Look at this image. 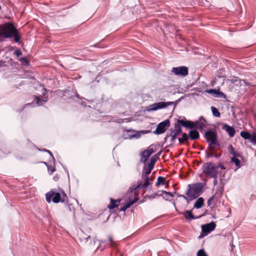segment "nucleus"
Returning a JSON list of instances; mask_svg holds the SVG:
<instances>
[{"label":"nucleus","mask_w":256,"mask_h":256,"mask_svg":"<svg viewBox=\"0 0 256 256\" xmlns=\"http://www.w3.org/2000/svg\"><path fill=\"white\" fill-rule=\"evenodd\" d=\"M14 38L16 43H19L21 36L18 33L16 28L11 22H7L0 24V42L6 38Z\"/></svg>","instance_id":"nucleus-1"},{"label":"nucleus","mask_w":256,"mask_h":256,"mask_svg":"<svg viewBox=\"0 0 256 256\" xmlns=\"http://www.w3.org/2000/svg\"><path fill=\"white\" fill-rule=\"evenodd\" d=\"M46 198L48 202L50 203L51 201L55 204L60 202L64 203L68 205V208L70 211H71V204H68V197L63 190H61V193L60 192H54L52 190L48 192L46 194Z\"/></svg>","instance_id":"nucleus-2"},{"label":"nucleus","mask_w":256,"mask_h":256,"mask_svg":"<svg viewBox=\"0 0 256 256\" xmlns=\"http://www.w3.org/2000/svg\"><path fill=\"white\" fill-rule=\"evenodd\" d=\"M204 137L206 138V142L208 144V148L212 152L214 150V146H220V144L218 140L217 134L211 130L206 131L204 134Z\"/></svg>","instance_id":"nucleus-3"},{"label":"nucleus","mask_w":256,"mask_h":256,"mask_svg":"<svg viewBox=\"0 0 256 256\" xmlns=\"http://www.w3.org/2000/svg\"><path fill=\"white\" fill-rule=\"evenodd\" d=\"M210 164H204L202 166V172L206 177L214 178V185L216 186L218 183V172H216V168H212Z\"/></svg>","instance_id":"nucleus-4"},{"label":"nucleus","mask_w":256,"mask_h":256,"mask_svg":"<svg viewBox=\"0 0 256 256\" xmlns=\"http://www.w3.org/2000/svg\"><path fill=\"white\" fill-rule=\"evenodd\" d=\"M206 185V183L200 182L189 184L188 186L187 190H190V193L193 194L197 198L203 192L204 188Z\"/></svg>","instance_id":"nucleus-5"},{"label":"nucleus","mask_w":256,"mask_h":256,"mask_svg":"<svg viewBox=\"0 0 256 256\" xmlns=\"http://www.w3.org/2000/svg\"><path fill=\"white\" fill-rule=\"evenodd\" d=\"M170 126V120L168 119L158 124L154 133L156 134H164L167 128H169Z\"/></svg>","instance_id":"nucleus-6"},{"label":"nucleus","mask_w":256,"mask_h":256,"mask_svg":"<svg viewBox=\"0 0 256 256\" xmlns=\"http://www.w3.org/2000/svg\"><path fill=\"white\" fill-rule=\"evenodd\" d=\"M171 72L176 76L184 77L188 75V69L186 66H180L172 68Z\"/></svg>","instance_id":"nucleus-7"},{"label":"nucleus","mask_w":256,"mask_h":256,"mask_svg":"<svg viewBox=\"0 0 256 256\" xmlns=\"http://www.w3.org/2000/svg\"><path fill=\"white\" fill-rule=\"evenodd\" d=\"M174 102H158L156 103H154L149 106V110L150 111H155L164 108L168 106H170Z\"/></svg>","instance_id":"nucleus-8"},{"label":"nucleus","mask_w":256,"mask_h":256,"mask_svg":"<svg viewBox=\"0 0 256 256\" xmlns=\"http://www.w3.org/2000/svg\"><path fill=\"white\" fill-rule=\"evenodd\" d=\"M182 132V130L180 128V126L177 124H176L174 125V131L171 132L170 134V136L171 137V143L172 144L178 136L180 135Z\"/></svg>","instance_id":"nucleus-9"},{"label":"nucleus","mask_w":256,"mask_h":256,"mask_svg":"<svg viewBox=\"0 0 256 256\" xmlns=\"http://www.w3.org/2000/svg\"><path fill=\"white\" fill-rule=\"evenodd\" d=\"M216 227V224L214 222H212L208 224H206L202 226V231L205 234H208L210 232L213 231Z\"/></svg>","instance_id":"nucleus-10"},{"label":"nucleus","mask_w":256,"mask_h":256,"mask_svg":"<svg viewBox=\"0 0 256 256\" xmlns=\"http://www.w3.org/2000/svg\"><path fill=\"white\" fill-rule=\"evenodd\" d=\"M154 152V151L152 148H148L144 150L140 154V162L146 163L149 156Z\"/></svg>","instance_id":"nucleus-11"},{"label":"nucleus","mask_w":256,"mask_h":256,"mask_svg":"<svg viewBox=\"0 0 256 256\" xmlns=\"http://www.w3.org/2000/svg\"><path fill=\"white\" fill-rule=\"evenodd\" d=\"M174 194L177 195L178 197L182 198L184 200H185L187 204H188L190 201L193 200L196 198V196H194L193 194L190 193V190H187L186 192V194L187 196H186L184 194H177L176 192H174Z\"/></svg>","instance_id":"nucleus-12"},{"label":"nucleus","mask_w":256,"mask_h":256,"mask_svg":"<svg viewBox=\"0 0 256 256\" xmlns=\"http://www.w3.org/2000/svg\"><path fill=\"white\" fill-rule=\"evenodd\" d=\"M177 123L180 126H182L186 128L192 129L194 128L196 122L190 120H178Z\"/></svg>","instance_id":"nucleus-13"},{"label":"nucleus","mask_w":256,"mask_h":256,"mask_svg":"<svg viewBox=\"0 0 256 256\" xmlns=\"http://www.w3.org/2000/svg\"><path fill=\"white\" fill-rule=\"evenodd\" d=\"M194 122H196V124H196L194 128L202 131L204 128L206 127V120L203 116H201L199 118L198 120H196Z\"/></svg>","instance_id":"nucleus-14"},{"label":"nucleus","mask_w":256,"mask_h":256,"mask_svg":"<svg viewBox=\"0 0 256 256\" xmlns=\"http://www.w3.org/2000/svg\"><path fill=\"white\" fill-rule=\"evenodd\" d=\"M222 128L228 134L230 137L232 138L234 136L236 132V130L234 127L230 126L226 124H224Z\"/></svg>","instance_id":"nucleus-15"},{"label":"nucleus","mask_w":256,"mask_h":256,"mask_svg":"<svg viewBox=\"0 0 256 256\" xmlns=\"http://www.w3.org/2000/svg\"><path fill=\"white\" fill-rule=\"evenodd\" d=\"M207 92L216 98H225L226 97V94L224 92H220L218 90L210 89L207 90Z\"/></svg>","instance_id":"nucleus-16"},{"label":"nucleus","mask_w":256,"mask_h":256,"mask_svg":"<svg viewBox=\"0 0 256 256\" xmlns=\"http://www.w3.org/2000/svg\"><path fill=\"white\" fill-rule=\"evenodd\" d=\"M206 164H210V166L212 168H216V172H218V174H219V176L220 177H224V174H226V172H218V168H220L222 170H226V168L224 166V164L222 163V162H220L219 163L218 165L216 166H214L213 165V164L212 162H207Z\"/></svg>","instance_id":"nucleus-17"},{"label":"nucleus","mask_w":256,"mask_h":256,"mask_svg":"<svg viewBox=\"0 0 256 256\" xmlns=\"http://www.w3.org/2000/svg\"><path fill=\"white\" fill-rule=\"evenodd\" d=\"M188 136L191 140H195L200 138V134L196 128H193L190 130Z\"/></svg>","instance_id":"nucleus-18"},{"label":"nucleus","mask_w":256,"mask_h":256,"mask_svg":"<svg viewBox=\"0 0 256 256\" xmlns=\"http://www.w3.org/2000/svg\"><path fill=\"white\" fill-rule=\"evenodd\" d=\"M121 199H118L117 200H114V199L110 198V205L108 206V208L109 210H112L118 207L119 206L120 202Z\"/></svg>","instance_id":"nucleus-19"},{"label":"nucleus","mask_w":256,"mask_h":256,"mask_svg":"<svg viewBox=\"0 0 256 256\" xmlns=\"http://www.w3.org/2000/svg\"><path fill=\"white\" fill-rule=\"evenodd\" d=\"M180 214H183L186 220H195L198 218V217H196L193 215L191 210H186L184 212H181Z\"/></svg>","instance_id":"nucleus-20"},{"label":"nucleus","mask_w":256,"mask_h":256,"mask_svg":"<svg viewBox=\"0 0 256 256\" xmlns=\"http://www.w3.org/2000/svg\"><path fill=\"white\" fill-rule=\"evenodd\" d=\"M142 178L144 180V184H142V182H141V188L144 189L147 188L150 184H152V183L150 182L149 176H142Z\"/></svg>","instance_id":"nucleus-21"},{"label":"nucleus","mask_w":256,"mask_h":256,"mask_svg":"<svg viewBox=\"0 0 256 256\" xmlns=\"http://www.w3.org/2000/svg\"><path fill=\"white\" fill-rule=\"evenodd\" d=\"M161 192V194H162V197L164 200H169V198L170 197H173L174 195L173 194L169 192H166L164 190H162L158 192Z\"/></svg>","instance_id":"nucleus-22"},{"label":"nucleus","mask_w":256,"mask_h":256,"mask_svg":"<svg viewBox=\"0 0 256 256\" xmlns=\"http://www.w3.org/2000/svg\"><path fill=\"white\" fill-rule=\"evenodd\" d=\"M204 200L202 197L198 198L194 204V208L196 209L201 208L204 205Z\"/></svg>","instance_id":"nucleus-23"},{"label":"nucleus","mask_w":256,"mask_h":256,"mask_svg":"<svg viewBox=\"0 0 256 256\" xmlns=\"http://www.w3.org/2000/svg\"><path fill=\"white\" fill-rule=\"evenodd\" d=\"M240 136L244 140H250L252 138L251 134L248 131L242 130L240 133Z\"/></svg>","instance_id":"nucleus-24"},{"label":"nucleus","mask_w":256,"mask_h":256,"mask_svg":"<svg viewBox=\"0 0 256 256\" xmlns=\"http://www.w3.org/2000/svg\"><path fill=\"white\" fill-rule=\"evenodd\" d=\"M154 168L148 166H144V170L142 171V176H149V174H150L151 171Z\"/></svg>","instance_id":"nucleus-25"},{"label":"nucleus","mask_w":256,"mask_h":256,"mask_svg":"<svg viewBox=\"0 0 256 256\" xmlns=\"http://www.w3.org/2000/svg\"><path fill=\"white\" fill-rule=\"evenodd\" d=\"M140 186H141V182L140 181H138V184H133V185H132L128 191H130V192H134L135 190L142 189Z\"/></svg>","instance_id":"nucleus-26"},{"label":"nucleus","mask_w":256,"mask_h":256,"mask_svg":"<svg viewBox=\"0 0 256 256\" xmlns=\"http://www.w3.org/2000/svg\"><path fill=\"white\" fill-rule=\"evenodd\" d=\"M166 182V178L163 176H160L158 178L157 182H156V186L157 187L160 185H163Z\"/></svg>","instance_id":"nucleus-27"},{"label":"nucleus","mask_w":256,"mask_h":256,"mask_svg":"<svg viewBox=\"0 0 256 256\" xmlns=\"http://www.w3.org/2000/svg\"><path fill=\"white\" fill-rule=\"evenodd\" d=\"M34 100L38 106H42L46 102V100L41 99L40 97L38 96H34Z\"/></svg>","instance_id":"nucleus-28"},{"label":"nucleus","mask_w":256,"mask_h":256,"mask_svg":"<svg viewBox=\"0 0 256 256\" xmlns=\"http://www.w3.org/2000/svg\"><path fill=\"white\" fill-rule=\"evenodd\" d=\"M211 110H212V115L214 116L217 117V118H219L220 116V114L216 108L212 106L211 107Z\"/></svg>","instance_id":"nucleus-29"},{"label":"nucleus","mask_w":256,"mask_h":256,"mask_svg":"<svg viewBox=\"0 0 256 256\" xmlns=\"http://www.w3.org/2000/svg\"><path fill=\"white\" fill-rule=\"evenodd\" d=\"M19 60L22 64L24 66H28L30 65V61L26 56L20 58Z\"/></svg>","instance_id":"nucleus-30"},{"label":"nucleus","mask_w":256,"mask_h":256,"mask_svg":"<svg viewBox=\"0 0 256 256\" xmlns=\"http://www.w3.org/2000/svg\"><path fill=\"white\" fill-rule=\"evenodd\" d=\"M230 161L234 163V164H236V166L237 167V168H240V166H241L240 162L236 158L232 157Z\"/></svg>","instance_id":"nucleus-31"},{"label":"nucleus","mask_w":256,"mask_h":256,"mask_svg":"<svg viewBox=\"0 0 256 256\" xmlns=\"http://www.w3.org/2000/svg\"><path fill=\"white\" fill-rule=\"evenodd\" d=\"M188 135L186 133H184L182 134V137L178 138V142L180 144H182L184 142L188 140Z\"/></svg>","instance_id":"nucleus-32"},{"label":"nucleus","mask_w":256,"mask_h":256,"mask_svg":"<svg viewBox=\"0 0 256 256\" xmlns=\"http://www.w3.org/2000/svg\"><path fill=\"white\" fill-rule=\"evenodd\" d=\"M157 160H158L156 158L152 156L150 159V162L148 165L154 168Z\"/></svg>","instance_id":"nucleus-33"},{"label":"nucleus","mask_w":256,"mask_h":256,"mask_svg":"<svg viewBox=\"0 0 256 256\" xmlns=\"http://www.w3.org/2000/svg\"><path fill=\"white\" fill-rule=\"evenodd\" d=\"M196 256H208L204 250L203 248L199 250L196 253Z\"/></svg>","instance_id":"nucleus-34"},{"label":"nucleus","mask_w":256,"mask_h":256,"mask_svg":"<svg viewBox=\"0 0 256 256\" xmlns=\"http://www.w3.org/2000/svg\"><path fill=\"white\" fill-rule=\"evenodd\" d=\"M47 168L48 172H50V174H52L56 170L55 166L52 165L47 166Z\"/></svg>","instance_id":"nucleus-35"},{"label":"nucleus","mask_w":256,"mask_h":256,"mask_svg":"<svg viewBox=\"0 0 256 256\" xmlns=\"http://www.w3.org/2000/svg\"><path fill=\"white\" fill-rule=\"evenodd\" d=\"M162 196V194H161V192L160 194L154 193L150 196H148V198L150 200H151L156 198V196Z\"/></svg>","instance_id":"nucleus-36"},{"label":"nucleus","mask_w":256,"mask_h":256,"mask_svg":"<svg viewBox=\"0 0 256 256\" xmlns=\"http://www.w3.org/2000/svg\"><path fill=\"white\" fill-rule=\"evenodd\" d=\"M134 202H135V200H129L128 202H126L124 204V206L126 207L127 208H128L132 205Z\"/></svg>","instance_id":"nucleus-37"},{"label":"nucleus","mask_w":256,"mask_h":256,"mask_svg":"<svg viewBox=\"0 0 256 256\" xmlns=\"http://www.w3.org/2000/svg\"><path fill=\"white\" fill-rule=\"evenodd\" d=\"M108 240L110 242V246H112V247H115L116 246V244H115L114 242L112 236H108Z\"/></svg>","instance_id":"nucleus-38"},{"label":"nucleus","mask_w":256,"mask_h":256,"mask_svg":"<svg viewBox=\"0 0 256 256\" xmlns=\"http://www.w3.org/2000/svg\"><path fill=\"white\" fill-rule=\"evenodd\" d=\"M228 150H230V153L232 154H235V150L233 148L232 144H230L228 146Z\"/></svg>","instance_id":"nucleus-39"},{"label":"nucleus","mask_w":256,"mask_h":256,"mask_svg":"<svg viewBox=\"0 0 256 256\" xmlns=\"http://www.w3.org/2000/svg\"><path fill=\"white\" fill-rule=\"evenodd\" d=\"M214 196L213 195L208 200L207 204L208 206H210L211 205L212 201L214 200Z\"/></svg>","instance_id":"nucleus-40"},{"label":"nucleus","mask_w":256,"mask_h":256,"mask_svg":"<svg viewBox=\"0 0 256 256\" xmlns=\"http://www.w3.org/2000/svg\"><path fill=\"white\" fill-rule=\"evenodd\" d=\"M14 54H16L18 57L22 54V52L20 49L16 50L14 52Z\"/></svg>","instance_id":"nucleus-41"},{"label":"nucleus","mask_w":256,"mask_h":256,"mask_svg":"<svg viewBox=\"0 0 256 256\" xmlns=\"http://www.w3.org/2000/svg\"><path fill=\"white\" fill-rule=\"evenodd\" d=\"M206 158H211V157H212L214 156V154L212 152H208V151L207 150H206Z\"/></svg>","instance_id":"nucleus-42"},{"label":"nucleus","mask_w":256,"mask_h":256,"mask_svg":"<svg viewBox=\"0 0 256 256\" xmlns=\"http://www.w3.org/2000/svg\"><path fill=\"white\" fill-rule=\"evenodd\" d=\"M251 142H256V132L254 134L253 136L251 138Z\"/></svg>","instance_id":"nucleus-43"},{"label":"nucleus","mask_w":256,"mask_h":256,"mask_svg":"<svg viewBox=\"0 0 256 256\" xmlns=\"http://www.w3.org/2000/svg\"><path fill=\"white\" fill-rule=\"evenodd\" d=\"M162 151L160 150V152H158L155 155H154L153 156L154 158H156L157 160L158 158V157L160 156L161 154H162Z\"/></svg>","instance_id":"nucleus-44"},{"label":"nucleus","mask_w":256,"mask_h":256,"mask_svg":"<svg viewBox=\"0 0 256 256\" xmlns=\"http://www.w3.org/2000/svg\"><path fill=\"white\" fill-rule=\"evenodd\" d=\"M46 152V153L49 154L50 155V156L51 158H52L53 160H54V156H53V155H52V152H51L49 150H47Z\"/></svg>","instance_id":"nucleus-45"},{"label":"nucleus","mask_w":256,"mask_h":256,"mask_svg":"<svg viewBox=\"0 0 256 256\" xmlns=\"http://www.w3.org/2000/svg\"><path fill=\"white\" fill-rule=\"evenodd\" d=\"M232 155H233V157L236 158H241V155L239 153L236 152H235V154H232Z\"/></svg>","instance_id":"nucleus-46"},{"label":"nucleus","mask_w":256,"mask_h":256,"mask_svg":"<svg viewBox=\"0 0 256 256\" xmlns=\"http://www.w3.org/2000/svg\"><path fill=\"white\" fill-rule=\"evenodd\" d=\"M127 208L125 206L124 204L120 208V212H125Z\"/></svg>","instance_id":"nucleus-47"},{"label":"nucleus","mask_w":256,"mask_h":256,"mask_svg":"<svg viewBox=\"0 0 256 256\" xmlns=\"http://www.w3.org/2000/svg\"><path fill=\"white\" fill-rule=\"evenodd\" d=\"M207 234H205L204 232H202H202L200 234V236L198 237L199 238H202L203 236H206Z\"/></svg>","instance_id":"nucleus-48"},{"label":"nucleus","mask_w":256,"mask_h":256,"mask_svg":"<svg viewBox=\"0 0 256 256\" xmlns=\"http://www.w3.org/2000/svg\"><path fill=\"white\" fill-rule=\"evenodd\" d=\"M170 136V135H168V134H166V137L164 138V142H165L166 140H167V138Z\"/></svg>","instance_id":"nucleus-49"},{"label":"nucleus","mask_w":256,"mask_h":256,"mask_svg":"<svg viewBox=\"0 0 256 256\" xmlns=\"http://www.w3.org/2000/svg\"><path fill=\"white\" fill-rule=\"evenodd\" d=\"M220 156V154H214V156L216 158H218Z\"/></svg>","instance_id":"nucleus-50"},{"label":"nucleus","mask_w":256,"mask_h":256,"mask_svg":"<svg viewBox=\"0 0 256 256\" xmlns=\"http://www.w3.org/2000/svg\"><path fill=\"white\" fill-rule=\"evenodd\" d=\"M172 204L174 205V206L175 208H176V203L174 202H172Z\"/></svg>","instance_id":"nucleus-51"},{"label":"nucleus","mask_w":256,"mask_h":256,"mask_svg":"<svg viewBox=\"0 0 256 256\" xmlns=\"http://www.w3.org/2000/svg\"><path fill=\"white\" fill-rule=\"evenodd\" d=\"M90 236H88V237H86L85 239L86 241H88L89 239H90Z\"/></svg>","instance_id":"nucleus-52"},{"label":"nucleus","mask_w":256,"mask_h":256,"mask_svg":"<svg viewBox=\"0 0 256 256\" xmlns=\"http://www.w3.org/2000/svg\"><path fill=\"white\" fill-rule=\"evenodd\" d=\"M42 163L44 164L46 166H47L50 165V164H48L46 162H42Z\"/></svg>","instance_id":"nucleus-53"},{"label":"nucleus","mask_w":256,"mask_h":256,"mask_svg":"<svg viewBox=\"0 0 256 256\" xmlns=\"http://www.w3.org/2000/svg\"><path fill=\"white\" fill-rule=\"evenodd\" d=\"M58 177H56V176H54V180H58Z\"/></svg>","instance_id":"nucleus-54"},{"label":"nucleus","mask_w":256,"mask_h":256,"mask_svg":"<svg viewBox=\"0 0 256 256\" xmlns=\"http://www.w3.org/2000/svg\"><path fill=\"white\" fill-rule=\"evenodd\" d=\"M76 98H80V96H79L78 94H76Z\"/></svg>","instance_id":"nucleus-55"},{"label":"nucleus","mask_w":256,"mask_h":256,"mask_svg":"<svg viewBox=\"0 0 256 256\" xmlns=\"http://www.w3.org/2000/svg\"><path fill=\"white\" fill-rule=\"evenodd\" d=\"M105 242L104 241H100L101 244L104 243Z\"/></svg>","instance_id":"nucleus-56"},{"label":"nucleus","mask_w":256,"mask_h":256,"mask_svg":"<svg viewBox=\"0 0 256 256\" xmlns=\"http://www.w3.org/2000/svg\"><path fill=\"white\" fill-rule=\"evenodd\" d=\"M96 45H92V46H91L90 47H96Z\"/></svg>","instance_id":"nucleus-57"},{"label":"nucleus","mask_w":256,"mask_h":256,"mask_svg":"<svg viewBox=\"0 0 256 256\" xmlns=\"http://www.w3.org/2000/svg\"><path fill=\"white\" fill-rule=\"evenodd\" d=\"M46 150H47L46 149H44V150H42V151H43V152H46Z\"/></svg>","instance_id":"nucleus-58"}]
</instances>
